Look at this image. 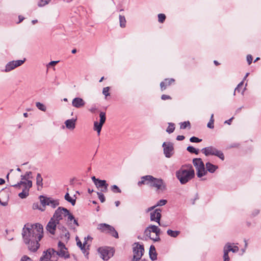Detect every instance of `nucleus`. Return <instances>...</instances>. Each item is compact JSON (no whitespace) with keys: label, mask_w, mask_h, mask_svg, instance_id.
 Returning <instances> with one entry per match:
<instances>
[{"label":"nucleus","mask_w":261,"mask_h":261,"mask_svg":"<svg viewBox=\"0 0 261 261\" xmlns=\"http://www.w3.org/2000/svg\"><path fill=\"white\" fill-rule=\"evenodd\" d=\"M22 236L24 243L29 250L36 252L40 247L39 242L43 236V227L39 223L26 224L23 229Z\"/></svg>","instance_id":"nucleus-1"},{"label":"nucleus","mask_w":261,"mask_h":261,"mask_svg":"<svg viewBox=\"0 0 261 261\" xmlns=\"http://www.w3.org/2000/svg\"><path fill=\"white\" fill-rule=\"evenodd\" d=\"M58 251L53 248H49L47 250L44 251L40 258V261H58L59 257L65 259L70 257L67 248L63 243L59 241L58 244Z\"/></svg>","instance_id":"nucleus-2"},{"label":"nucleus","mask_w":261,"mask_h":261,"mask_svg":"<svg viewBox=\"0 0 261 261\" xmlns=\"http://www.w3.org/2000/svg\"><path fill=\"white\" fill-rule=\"evenodd\" d=\"M195 176V171L191 165H185L176 172V176L181 184H186Z\"/></svg>","instance_id":"nucleus-3"},{"label":"nucleus","mask_w":261,"mask_h":261,"mask_svg":"<svg viewBox=\"0 0 261 261\" xmlns=\"http://www.w3.org/2000/svg\"><path fill=\"white\" fill-rule=\"evenodd\" d=\"M201 151L206 156H208L210 155H215L223 161L224 160V155L223 152L213 146H211L205 147L201 150Z\"/></svg>","instance_id":"nucleus-4"},{"label":"nucleus","mask_w":261,"mask_h":261,"mask_svg":"<svg viewBox=\"0 0 261 261\" xmlns=\"http://www.w3.org/2000/svg\"><path fill=\"white\" fill-rule=\"evenodd\" d=\"M150 187L155 189L156 191L158 193L163 192L167 189V186L165 181L161 178L154 177H153Z\"/></svg>","instance_id":"nucleus-5"},{"label":"nucleus","mask_w":261,"mask_h":261,"mask_svg":"<svg viewBox=\"0 0 261 261\" xmlns=\"http://www.w3.org/2000/svg\"><path fill=\"white\" fill-rule=\"evenodd\" d=\"M193 163L197 170V175L198 177L205 175L207 171L205 169L204 165L200 158H195L193 160Z\"/></svg>","instance_id":"nucleus-6"},{"label":"nucleus","mask_w":261,"mask_h":261,"mask_svg":"<svg viewBox=\"0 0 261 261\" xmlns=\"http://www.w3.org/2000/svg\"><path fill=\"white\" fill-rule=\"evenodd\" d=\"M69 211L66 208L59 207L55 211L52 218L59 223L60 221L63 219V217L69 216Z\"/></svg>","instance_id":"nucleus-7"},{"label":"nucleus","mask_w":261,"mask_h":261,"mask_svg":"<svg viewBox=\"0 0 261 261\" xmlns=\"http://www.w3.org/2000/svg\"><path fill=\"white\" fill-rule=\"evenodd\" d=\"M144 251L143 245L137 243L133 248V258L132 261L137 260L141 259Z\"/></svg>","instance_id":"nucleus-8"},{"label":"nucleus","mask_w":261,"mask_h":261,"mask_svg":"<svg viewBox=\"0 0 261 261\" xmlns=\"http://www.w3.org/2000/svg\"><path fill=\"white\" fill-rule=\"evenodd\" d=\"M25 60V58H24L23 60L12 61L8 62L6 65L5 71L7 72H9L15 68L21 66L24 63Z\"/></svg>","instance_id":"nucleus-9"},{"label":"nucleus","mask_w":261,"mask_h":261,"mask_svg":"<svg viewBox=\"0 0 261 261\" xmlns=\"http://www.w3.org/2000/svg\"><path fill=\"white\" fill-rule=\"evenodd\" d=\"M162 146L164 148V153L166 158H170L173 153V145L171 142H164Z\"/></svg>","instance_id":"nucleus-10"},{"label":"nucleus","mask_w":261,"mask_h":261,"mask_svg":"<svg viewBox=\"0 0 261 261\" xmlns=\"http://www.w3.org/2000/svg\"><path fill=\"white\" fill-rule=\"evenodd\" d=\"M161 210L156 208L153 212L150 213V220L158 222L160 226H162L160 223V220L162 217Z\"/></svg>","instance_id":"nucleus-11"},{"label":"nucleus","mask_w":261,"mask_h":261,"mask_svg":"<svg viewBox=\"0 0 261 261\" xmlns=\"http://www.w3.org/2000/svg\"><path fill=\"white\" fill-rule=\"evenodd\" d=\"M59 223L58 222L51 218L46 226V229L51 234H55L57 225V224H59Z\"/></svg>","instance_id":"nucleus-12"},{"label":"nucleus","mask_w":261,"mask_h":261,"mask_svg":"<svg viewBox=\"0 0 261 261\" xmlns=\"http://www.w3.org/2000/svg\"><path fill=\"white\" fill-rule=\"evenodd\" d=\"M101 257L105 260H108L113 255V251L111 249L108 248H99Z\"/></svg>","instance_id":"nucleus-13"},{"label":"nucleus","mask_w":261,"mask_h":261,"mask_svg":"<svg viewBox=\"0 0 261 261\" xmlns=\"http://www.w3.org/2000/svg\"><path fill=\"white\" fill-rule=\"evenodd\" d=\"M12 187L16 189L24 190L25 188L28 189V192L30 191V189L32 187V181H28L26 182L25 181L20 180L17 184L13 185Z\"/></svg>","instance_id":"nucleus-14"},{"label":"nucleus","mask_w":261,"mask_h":261,"mask_svg":"<svg viewBox=\"0 0 261 261\" xmlns=\"http://www.w3.org/2000/svg\"><path fill=\"white\" fill-rule=\"evenodd\" d=\"M153 179V176L150 175L143 176L141 177V180L138 182V186L139 187H141L142 185H146L150 187V185H151V182Z\"/></svg>","instance_id":"nucleus-15"},{"label":"nucleus","mask_w":261,"mask_h":261,"mask_svg":"<svg viewBox=\"0 0 261 261\" xmlns=\"http://www.w3.org/2000/svg\"><path fill=\"white\" fill-rule=\"evenodd\" d=\"M67 224L70 228L73 229H75L74 225L76 226H79V225L77 221L70 213L67 218Z\"/></svg>","instance_id":"nucleus-16"},{"label":"nucleus","mask_w":261,"mask_h":261,"mask_svg":"<svg viewBox=\"0 0 261 261\" xmlns=\"http://www.w3.org/2000/svg\"><path fill=\"white\" fill-rule=\"evenodd\" d=\"M86 102L80 97H75L72 101V105L73 107L80 109L85 106Z\"/></svg>","instance_id":"nucleus-17"},{"label":"nucleus","mask_w":261,"mask_h":261,"mask_svg":"<svg viewBox=\"0 0 261 261\" xmlns=\"http://www.w3.org/2000/svg\"><path fill=\"white\" fill-rule=\"evenodd\" d=\"M158 230V226L154 225H150L148 226L145 230L144 233L149 237L150 239L152 240L153 237H151V233L153 232L155 233L156 230Z\"/></svg>","instance_id":"nucleus-18"},{"label":"nucleus","mask_w":261,"mask_h":261,"mask_svg":"<svg viewBox=\"0 0 261 261\" xmlns=\"http://www.w3.org/2000/svg\"><path fill=\"white\" fill-rule=\"evenodd\" d=\"M76 121V119H71L66 120L65 122L66 127L70 130H73L75 127Z\"/></svg>","instance_id":"nucleus-19"},{"label":"nucleus","mask_w":261,"mask_h":261,"mask_svg":"<svg viewBox=\"0 0 261 261\" xmlns=\"http://www.w3.org/2000/svg\"><path fill=\"white\" fill-rule=\"evenodd\" d=\"M174 82V80L173 79H165V81L162 82L160 84L161 90L162 91L165 90L167 86L170 85Z\"/></svg>","instance_id":"nucleus-20"},{"label":"nucleus","mask_w":261,"mask_h":261,"mask_svg":"<svg viewBox=\"0 0 261 261\" xmlns=\"http://www.w3.org/2000/svg\"><path fill=\"white\" fill-rule=\"evenodd\" d=\"M149 257L152 260H156L157 258V254L155 251V247L151 245L150 247L149 251Z\"/></svg>","instance_id":"nucleus-21"},{"label":"nucleus","mask_w":261,"mask_h":261,"mask_svg":"<svg viewBox=\"0 0 261 261\" xmlns=\"http://www.w3.org/2000/svg\"><path fill=\"white\" fill-rule=\"evenodd\" d=\"M36 185L37 190H40L43 187V178L40 173H37L36 176Z\"/></svg>","instance_id":"nucleus-22"},{"label":"nucleus","mask_w":261,"mask_h":261,"mask_svg":"<svg viewBox=\"0 0 261 261\" xmlns=\"http://www.w3.org/2000/svg\"><path fill=\"white\" fill-rule=\"evenodd\" d=\"M32 174V172L31 171L27 172L24 175H21V180L25 181L26 182H28V181H32L30 180V179L33 178Z\"/></svg>","instance_id":"nucleus-23"},{"label":"nucleus","mask_w":261,"mask_h":261,"mask_svg":"<svg viewBox=\"0 0 261 261\" xmlns=\"http://www.w3.org/2000/svg\"><path fill=\"white\" fill-rule=\"evenodd\" d=\"M107 233H110L111 236L115 237V238H118V234L116 230L113 226L110 225L108 226V229Z\"/></svg>","instance_id":"nucleus-24"},{"label":"nucleus","mask_w":261,"mask_h":261,"mask_svg":"<svg viewBox=\"0 0 261 261\" xmlns=\"http://www.w3.org/2000/svg\"><path fill=\"white\" fill-rule=\"evenodd\" d=\"M205 166L207 170L211 173H214L218 168L217 166L210 163V162L206 163Z\"/></svg>","instance_id":"nucleus-25"},{"label":"nucleus","mask_w":261,"mask_h":261,"mask_svg":"<svg viewBox=\"0 0 261 261\" xmlns=\"http://www.w3.org/2000/svg\"><path fill=\"white\" fill-rule=\"evenodd\" d=\"M48 202L47 203V205H50L53 208H55L57 206L59 205V202L57 200H54L50 198L48 200Z\"/></svg>","instance_id":"nucleus-26"},{"label":"nucleus","mask_w":261,"mask_h":261,"mask_svg":"<svg viewBox=\"0 0 261 261\" xmlns=\"http://www.w3.org/2000/svg\"><path fill=\"white\" fill-rule=\"evenodd\" d=\"M109 224L106 223H101L98 224L97 229L102 232L107 233L108 229Z\"/></svg>","instance_id":"nucleus-27"},{"label":"nucleus","mask_w":261,"mask_h":261,"mask_svg":"<svg viewBox=\"0 0 261 261\" xmlns=\"http://www.w3.org/2000/svg\"><path fill=\"white\" fill-rule=\"evenodd\" d=\"M102 124L100 123L99 122L98 123V122L97 121H95L94 122V130L96 131L97 132V134H98V135H100V131L101 130V128H102Z\"/></svg>","instance_id":"nucleus-28"},{"label":"nucleus","mask_w":261,"mask_h":261,"mask_svg":"<svg viewBox=\"0 0 261 261\" xmlns=\"http://www.w3.org/2000/svg\"><path fill=\"white\" fill-rule=\"evenodd\" d=\"M167 233L168 235L171 237L176 238L179 234L180 231L177 230H172L171 229H168L167 231Z\"/></svg>","instance_id":"nucleus-29"},{"label":"nucleus","mask_w":261,"mask_h":261,"mask_svg":"<svg viewBox=\"0 0 261 261\" xmlns=\"http://www.w3.org/2000/svg\"><path fill=\"white\" fill-rule=\"evenodd\" d=\"M77 239H78V238L76 237V240L77 241V246L81 248V249L82 250V251L84 253H85L86 249H85V247L86 244H87L86 241H85L84 242V244H83L80 240L77 241Z\"/></svg>","instance_id":"nucleus-30"},{"label":"nucleus","mask_w":261,"mask_h":261,"mask_svg":"<svg viewBox=\"0 0 261 261\" xmlns=\"http://www.w3.org/2000/svg\"><path fill=\"white\" fill-rule=\"evenodd\" d=\"M29 194L28 192V189L25 188L24 190H22V192L18 194V196L21 199H24L27 198Z\"/></svg>","instance_id":"nucleus-31"},{"label":"nucleus","mask_w":261,"mask_h":261,"mask_svg":"<svg viewBox=\"0 0 261 261\" xmlns=\"http://www.w3.org/2000/svg\"><path fill=\"white\" fill-rule=\"evenodd\" d=\"M65 199L67 200L68 202L71 203V204L73 206L75 204L76 200L75 199L72 198L69 193H67L65 195Z\"/></svg>","instance_id":"nucleus-32"},{"label":"nucleus","mask_w":261,"mask_h":261,"mask_svg":"<svg viewBox=\"0 0 261 261\" xmlns=\"http://www.w3.org/2000/svg\"><path fill=\"white\" fill-rule=\"evenodd\" d=\"M49 198H47L43 195H41L39 196L40 202L43 206L47 205V203L48 202V200L49 199Z\"/></svg>","instance_id":"nucleus-33"},{"label":"nucleus","mask_w":261,"mask_h":261,"mask_svg":"<svg viewBox=\"0 0 261 261\" xmlns=\"http://www.w3.org/2000/svg\"><path fill=\"white\" fill-rule=\"evenodd\" d=\"M95 185L98 188H102L106 186H109L108 184L107 183L106 180L100 179H99V180L97 182V184H96Z\"/></svg>","instance_id":"nucleus-34"},{"label":"nucleus","mask_w":261,"mask_h":261,"mask_svg":"<svg viewBox=\"0 0 261 261\" xmlns=\"http://www.w3.org/2000/svg\"><path fill=\"white\" fill-rule=\"evenodd\" d=\"M160 232H161V229H160V228H159L158 227V230H156V232L155 233V237H153V238H152V240L154 242H158V241H160V240H161L160 237Z\"/></svg>","instance_id":"nucleus-35"},{"label":"nucleus","mask_w":261,"mask_h":261,"mask_svg":"<svg viewBox=\"0 0 261 261\" xmlns=\"http://www.w3.org/2000/svg\"><path fill=\"white\" fill-rule=\"evenodd\" d=\"M120 26L121 28L125 27L126 20L124 16L119 15Z\"/></svg>","instance_id":"nucleus-36"},{"label":"nucleus","mask_w":261,"mask_h":261,"mask_svg":"<svg viewBox=\"0 0 261 261\" xmlns=\"http://www.w3.org/2000/svg\"><path fill=\"white\" fill-rule=\"evenodd\" d=\"M36 106L39 110L42 111L43 112H45L46 110L45 106L40 102H37L36 103Z\"/></svg>","instance_id":"nucleus-37"},{"label":"nucleus","mask_w":261,"mask_h":261,"mask_svg":"<svg viewBox=\"0 0 261 261\" xmlns=\"http://www.w3.org/2000/svg\"><path fill=\"white\" fill-rule=\"evenodd\" d=\"M99 117H100L99 123L103 125L105 123L106 120V113L105 112H101L99 114Z\"/></svg>","instance_id":"nucleus-38"},{"label":"nucleus","mask_w":261,"mask_h":261,"mask_svg":"<svg viewBox=\"0 0 261 261\" xmlns=\"http://www.w3.org/2000/svg\"><path fill=\"white\" fill-rule=\"evenodd\" d=\"M175 129L174 124L172 123H169V126L166 129V132L170 134L174 132Z\"/></svg>","instance_id":"nucleus-39"},{"label":"nucleus","mask_w":261,"mask_h":261,"mask_svg":"<svg viewBox=\"0 0 261 261\" xmlns=\"http://www.w3.org/2000/svg\"><path fill=\"white\" fill-rule=\"evenodd\" d=\"M187 149L189 152L191 153H195L196 154H198L199 153V150L196 149L193 146H189L187 147Z\"/></svg>","instance_id":"nucleus-40"},{"label":"nucleus","mask_w":261,"mask_h":261,"mask_svg":"<svg viewBox=\"0 0 261 261\" xmlns=\"http://www.w3.org/2000/svg\"><path fill=\"white\" fill-rule=\"evenodd\" d=\"M111 190L113 192L115 193H120L121 192V190L119 189V188L116 185H113L111 187Z\"/></svg>","instance_id":"nucleus-41"},{"label":"nucleus","mask_w":261,"mask_h":261,"mask_svg":"<svg viewBox=\"0 0 261 261\" xmlns=\"http://www.w3.org/2000/svg\"><path fill=\"white\" fill-rule=\"evenodd\" d=\"M167 203V200L166 199L160 200L155 205V206H161L165 205Z\"/></svg>","instance_id":"nucleus-42"},{"label":"nucleus","mask_w":261,"mask_h":261,"mask_svg":"<svg viewBox=\"0 0 261 261\" xmlns=\"http://www.w3.org/2000/svg\"><path fill=\"white\" fill-rule=\"evenodd\" d=\"M223 251H227V252H229L230 251H232V246L231 244L229 243H227L224 246Z\"/></svg>","instance_id":"nucleus-43"},{"label":"nucleus","mask_w":261,"mask_h":261,"mask_svg":"<svg viewBox=\"0 0 261 261\" xmlns=\"http://www.w3.org/2000/svg\"><path fill=\"white\" fill-rule=\"evenodd\" d=\"M109 90V87H107L103 88L102 94L105 95L106 97L110 95Z\"/></svg>","instance_id":"nucleus-44"},{"label":"nucleus","mask_w":261,"mask_h":261,"mask_svg":"<svg viewBox=\"0 0 261 261\" xmlns=\"http://www.w3.org/2000/svg\"><path fill=\"white\" fill-rule=\"evenodd\" d=\"M166 18V16L164 14H159L158 15V20L160 22H163Z\"/></svg>","instance_id":"nucleus-45"},{"label":"nucleus","mask_w":261,"mask_h":261,"mask_svg":"<svg viewBox=\"0 0 261 261\" xmlns=\"http://www.w3.org/2000/svg\"><path fill=\"white\" fill-rule=\"evenodd\" d=\"M97 194L98 197L101 202H103L105 201V197L104 195L101 192H97Z\"/></svg>","instance_id":"nucleus-46"},{"label":"nucleus","mask_w":261,"mask_h":261,"mask_svg":"<svg viewBox=\"0 0 261 261\" xmlns=\"http://www.w3.org/2000/svg\"><path fill=\"white\" fill-rule=\"evenodd\" d=\"M190 126V123L189 121H185L181 123L180 124V128L181 129H185L187 126Z\"/></svg>","instance_id":"nucleus-47"},{"label":"nucleus","mask_w":261,"mask_h":261,"mask_svg":"<svg viewBox=\"0 0 261 261\" xmlns=\"http://www.w3.org/2000/svg\"><path fill=\"white\" fill-rule=\"evenodd\" d=\"M190 141L191 142H193V143H199V142H200L202 141V140L196 137H192L190 139Z\"/></svg>","instance_id":"nucleus-48"},{"label":"nucleus","mask_w":261,"mask_h":261,"mask_svg":"<svg viewBox=\"0 0 261 261\" xmlns=\"http://www.w3.org/2000/svg\"><path fill=\"white\" fill-rule=\"evenodd\" d=\"M243 83H244V81H242L241 82H240L238 85L237 86V87L235 88L234 89V91L233 92V95H236V91L238 92H240V88H241V87H242L243 85Z\"/></svg>","instance_id":"nucleus-49"},{"label":"nucleus","mask_w":261,"mask_h":261,"mask_svg":"<svg viewBox=\"0 0 261 261\" xmlns=\"http://www.w3.org/2000/svg\"><path fill=\"white\" fill-rule=\"evenodd\" d=\"M59 228L62 229V230L63 232H65V237H67L68 238H69V233L67 231V230H66V228L65 227L62 226V227H60Z\"/></svg>","instance_id":"nucleus-50"},{"label":"nucleus","mask_w":261,"mask_h":261,"mask_svg":"<svg viewBox=\"0 0 261 261\" xmlns=\"http://www.w3.org/2000/svg\"><path fill=\"white\" fill-rule=\"evenodd\" d=\"M224 252V255H223V258L224 261H229V257L228 256V253L227 252V251H223Z\"/></svg>","instance_id":"nucleus-51"},{"label":"nucleus","mask_w":261,"mask_h":261,"mask_svg":"<svg viewBox=\"0 0 261 261\" xmlns=\"http://www.w3.org/2000/svg\"><path fill=\"white\" fill-rule=\"evenodd\" d=\"M48 4V2L46 1H43V0H41L38 5L39 7H42V6H44L46 5H47Z\"/></svg>","instance_id":"nucleus-52"},{"label":"nucleus","mask_w":261,"mask_h":261,"mask_svg":"<svg viewBox=\"0 0 261 261\" xmlns=\"http://www.w3.org/2000/svg\"><path fill=\"white\" fill-rule=\"evenodd\" d=\"M20 261H33L31 258L27 255H24L22 257Z\"/></svg>","instance_id":"nucleus-53"},{"label":"nucleus","mask_w":261,"mask_h":261,"mask_svg":"<svg viewBox=\"0 0 261 261\" xmlns=\"http://www.w3.org/2000/svg\"><path fill=\"white\" fill-rule=\"evenodd\" d=\"M247 61L249 65L251 64L252 61V57L250 55H248L247 56Z\"/></svg>","instance_id":"nucleus-54"},{"label":"nucleus","mask_w":261,"mask_h":261,"mask_svg":"<svg viewBox=\"0 0 261 261\" xmlns=\"http://www.w3.org/2000/svg\"><path fill=\"white\" fill-rule=\"evenodd\" d=\"M161 98L162 100H165L167 99H171V97L169 95L163 94L162 95Z\"/></svg>","instance_id":"nucleus-55"},{"label":"nucleus","mask_w":261,"mask_h":261,"mask_svg":"<svg viewBox=\"0 0 261 261\" xmlns=\"http://www.w3.org/2000/svg\"><path fill=\"white\" fill-rule=\"evenodd\" d=\"M239 251V247L237 246L232 247V252L233 253L237 252Z\"/></svg>","instance_id":"nucleus-56"},{"label":"nucleus","mask_w":261,"mask_h":261,"mask_svg":"<svg viewBox=\"0 0 261 261\" xmlns=\"http://www.w3.org/2000/svg\"><path fill=\"white\" fill-rule=\"evenodd\" d=\"M214 122H211V121H209V122L207 123V126L208 127V128H213L214 127Z\"/></svg>","instance_id":"nucleus-57"},{"label":"nucleus","mask_w":261,"mask_h":261,"mask_svg":"<svg viewBox=\"0 0 261 261\" xmlns=\"http://www.w3.org/2000/svg\"><path fill=\"white\" fill-rule=\"evenodd\" d=\"M185 139V137L182 135H178L176 137V140L178 141H182Z\"/></svg>","instance_id":"nucleus-58"},{"label":"nucleus","mask_w":261,"mask_h":261,"mask_svg":"<svg viewBox=\"0 0 261 261\" xmlns=\"http://www.w3.org/2000/svg\"><path fill=\"white\" fill-rule=\"evenodd\" d=\"M108 186H106L105 187H103L102 188H101V192L102 193V192H107L108 191Z\"/></svg>","instance_id":"nucleus-59"},{"label":"nucleus","mask_w":261,"mask_h":261,"mask_svg":"<svg viewBox=\"0 0 261 261\" xmlns=\"http://www.w3.org/2000/svg\"><path fill=\"white\" fill-rule=\"evenodd\" d=\"M91 178L95 185H96V184H97V182L99 180V179L96 178L95 176L92 177Z\"/></svg>","instance_id":"nucleus-60"},{"label":"nucleus","mask_w":261,"mask_h":261,"mask_svg":"<svg viewBox=\"0 0 261 261\" xmlns=\"http://www.w3.org/2000/svg\"><path fill=\"white\" fill-rule=\"evenodd\" d=\"M59 61H51L49 64L50 65H55Z\"/></svg>","instance_id":"nucleus-61"},{"label":"nucleus","mask_w":261,"mask_h":261,"mask_svg":"<svg viewBox=\"0 0 261 261\" xmlns=\"http://www.w3.org/2000/svg\"><path fill=\"white\" fill-rule=\"evenodd\" d=\"M232 119H233V117L231 118L230 119H229L228 120L225 121V123H227L228 124H230Z\"/></svg>","instance_id":"nucleus-62"},{"label":"nucleus","mask_w":261,"mask_h":261,"mask_svg":"<svg viewBox=\"0 0 261 261\" xmlns=\"http://www.w3.org/2000/svg\"><path fill=\"white\" fill-rule=\"evenodd\" d=\"M33 208L34 209L38 208V203H34L33 205Z\"/></svg>","instance_id":"nucleus-63"},{"label":"nucleus","mask_w":261,"mask_h":261,"mask_svg":"<svg viewBox=\"0 0 261 261\" xmlns=\"http://www.w3.org/2000/svg\"><path fill=\"white\" fill-rule=\"evenodd\" d=\"M156 206H155V205L153 206H151V207H149L148 209H147V212H149V211H151L152 210H153L155 207H156Z\"/></svg>","instance_id":"nucleus-64"}]
</instances>
